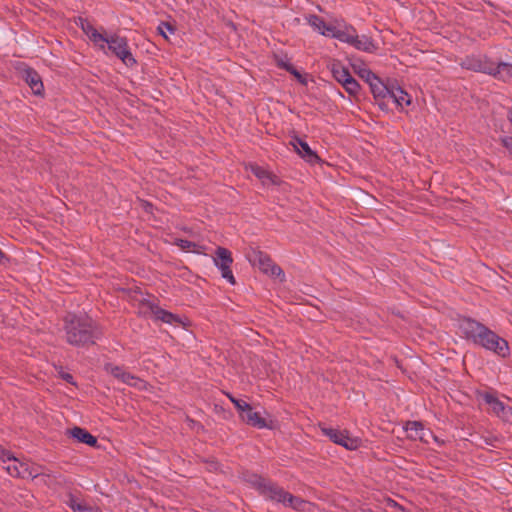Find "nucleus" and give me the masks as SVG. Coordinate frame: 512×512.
<instances>
[{"label": "nucleus", "mask_w": 512, "mask_h": 512, "mask_svg": "<svg viewBox=\"0 0 512 512\" xmlns=\"http://www.w3.org/2000/svg\"><path fill=\"white\" fill-rule=\"evenodd\" d=\"M119 381H121L129 386H132V387H139V383H143V380L132 375L131 373H129L127 371L121 375V379Z\"/></svg>", "instance_id": "nucleus-26"}, {"label": "nucleus", "mask_w": 512, "mask_h": 512, "mask_svg": "<svg viewBox=\"0 0 512 512\" xmlns=\"http://www.w3.org/2000/svg\"><path fill=\"white\" fill-rule=\"evenodd\" d=\"M284 70H286L287 72H289L290 74L295 76L300 83H302V84L306 83V79L302 76V74L292 64L285 65Z\"/></svg>", "instance_id": "nucleus-33"}, {"label": "nucleus", "mask_w": 512, "mask_h": 512, "mask_svg": "<svg viewBox=\"0 0 512 512\" xmlns=\"http://www.w3.org/2000/svg\"><path fill=\"white\" fill-rule=\"evenodd\" d=\"M4 253L2 252V250L0 249V262L2 261V259L4 258Z\"/></svg>", "instance_id": "nucleus-44"}, {"label": "nucleus", "mask_w": 512, "mask_h": 512, "mask_svg": "<svg viewBox=\"0 0 512 512\" xmlns=\"http://www.w3.org/2000/svg\"><path fill=\"white\" fill-rule=\"evenodd\" d=\"M491 60L486 56L468 55L463 58L459 65L467 70L488 74L491 72Z\"/></svg>", "instance_id": "nucleus-8"}, {"label": "nucleus", "mask_w": 512, "mask_h": 512, "mask_svg": "<svg viewBox=\"0 0 512 512\" xmlns=\"http://www.w3.org/2000/svg\"><path fill=\"white\" fill-rule=\"evenodd\" d=\"M240 418L247 424L252 427H256L259 429L262 428H272V425L268 424V422L261 417L260 413L253 411L252 406L249 404L248 408L240 413Z\"/></svg>", "instance_id": "nucleus-11"}, {"label": "nucleus", "mask_w": 512, "mask_h": 512, "mask_svg": "<svg viewBox=\"0 0 512 512\" xmlns=\"http://www.w3.org/2000/svg\"><path fill=\"white\" fill-rule=\"evenodd\" d=\"M252 173L262 181L270 180L273 184H277V177L258 165L251 166Z\"/></svg>", "instance_id": "nucleus-24"}, {"label": "nucleus", "mask_w": 512, "mask_h": 512, "mask_svg": "<svg viewBox=\"0 0 512 512\" xmlns=\"http://www.w3.org/2000/svg\"><path fill=\"white\" fill-rule=\"evenodd\" d=\"M331 73L333 78L342 84L345 78L351 76L348 68H346L340 61H333L331 64Z\"/></svg>", "instance_id": "nucleus-22"}, {"label": "nucleus", "mask_w": 512, "mask_h": 512, "mask_svg": "<svg viewBox=\"0 0 512 512\" xmlns=\"http://www.w3.org/2000/svg\"><path fill=\"white\" fill-rule=\"evenodd\" d=\"M483 398L484 401L491 406L492 411L499 418H501L504 422L510 424L512 423V408L510 406L505 405L502 401L490 393H486Z\"/></svg>", "instance_id": "nucleus-9"}, {"label": "nucleus", "mask_w": 512, "mask_h": 512, "mask_svg": "<svg viewBox=\"0 0 512 512\" xmlns=\"http://www.w3.org/2000/svg\"><path fill=\"white\" fill-rule=\"evenodd\" d=\"M459 329L464 338L473 344L502 358L510 355L508 342L481 322L470 317H463L459 320Z\"/></svg>", "instance_id": "nucleus-1"}, {"label": "nucleus", "mask_w": 512, "mask_h": 512, "mask_svg": "<svg viewBox=\"0 0 512 512\" xmlns=\"http://www.w3.org/2000/svg\"><path fill=\"white\" fill-rule=\"evenodd\" d=\"M69 434L80 443H84L90 447L97 446V438L84 428L76 426L69 430Z\"/></svg>", "instance_id": "nucleus-16"}, {"label": "nucleus", "mask_w": 512, "mask_h": 512, "mask_svg": "<svg viewBox=\"0 0 512 512\" xmlns=\"http://www.w3.org/2000/svg\"><path fill=\"white\" fill-rule=\"evenodd\" d=\"M405 430L408 433V437L413 440H423L424 438V426L419 421H408L405 425Z\"/></svg>", "instance_id": "nucleus-19"}, {"label": "nucleus", "mask_w": 512, "mask_h": 512, "mask_svg": "<svg viewBox=\"0 0 512 512\" xmlns=\"http://www.w3.org/2000/svg\"><path fill=\"white\" fill-rule=\"evenodd\" d=\"M158 32L165 38L167 39V35H166V32H170V33H174L175 32V27L170 24L169 22H161L158 26Z\"/></svg>", "instance_id": "nucleus-30"}, {"label": "nucleus", "mask_w": 512, "mask_h": 512, "mask_svg": "<svg viewBox=\"0 0 512 512\" xmlns=\"http://www.w3.org/2000/svg\"><path fill=\"white\" fill-rule=\"evenodd\" d=\"M24 79L35 95L40 96L43 94V82L36 70H34L33 68H27L24 71Z\"/></svg>", "instance_id": "nucleus-13"}, {"label": "nucleus", "mask_w": 512, "mask_h": 512, "mask_svg": "<svg viewBox=\"0 0 512 512\" xmlns=\"http://www.w3.org/2000/svg\"><path fill=\"white\" fill-rule=\"evenodd\" d=\"M322 432L332 442L341 445L348 450H354L358 447V440L356 438H351L346 430L322 428Z\"/></svg>", "instance_id": "nucleus-7"}, {"label": "nucleus", "mask_w": 512, "mask_h": 512, "mask_svg": "<svg viewBox=\"0 0 512 512\" xmlns=\"http://www.w3.org/2000/svg\"><path fill=\"white\" fill-rule=\"evenodd\" d=\"M163 322L167 323V324L174 325V326H181V325H183V322H182L181 318L178 315L173 314L171 312H168V314L165 317V320Z\"/></svg>", "instance_id": "nucleus-34"}, {"label": "nucleus", "mask_w": 512, "mask_h": 512, "mask_svg": "<svg viewBox=\"0 0 512 512\" xmlns=\"http://www.w3.org/2000/svg\"><path fill=\"white\" fill-rule=\"evenodd\" d=\"M259 494L267 500L282 503L283 505L292 507L296 510H303L307 504L303 499L285 491L277 483L269 479H267Z\"/></svg>", "instance_id": "nucleus-3"}, {"label": "nucleus", "mask_w": 512, "mask_h": 512, "mask_svg": "<svg viewBox=\"0 0 512 512\" xmlns=\"http://www.w3.org/2000/svg\"><path fill=\"white\" fill-rule=\"evenodd\" d=\"M250 261L263 273L280 278L281 282L285 280V274L282 268L276 265L267 253L260 250L254 251Z\"/></svg>", "instance_id": "nucleus-5"}, {"label": "nucleus", "mask_w": 512, "mask_h": 512, "mask_svg": "<svg viewBox=\"0 0 512 512\" xmlns=\"http://www.w3.org/2000/svg\"><path fill=\"white\" fill-rule=\"evenodd\" d=\"M64 331L67 343L75 347L94 345L103 335L96 321L88 316L75 314H68L64 318Z\"/></svg>", "instance_id": "nucleus-2"}, {"label": "nucleus", "mask_w": 512, "mask_h": 512, "mask_svg": "<svg viewBox=\"0 0 512 512\" xmlns=\"http://www.w3.org/2000/svg\"><path fill=\"white\" fill-rule=\"evenodd\" d=\"M485 443L491 446H494L492 443V438H485Z\"/></svg>", "instance_id": "nucleus-43"}, {"label": "nucleus", "mask_w": 512, "mask_h": 512, "mask_svg": "<svg viewBox=\"0 0 512 512\" xmlns=\"http://www.w3.org/2000/svg\"><path fill=\"white\" fill-rule=\"evenodd\" d=\"M298 152V154L304 158L307 162L314 164L317 163L320 158L315 151H313L307 142L296 137L292 143Z\"/></svg>", "instance_id": "nucleus-14"}, {"label": "nucleus", "mask_w": 512, "mask_h": 512, "mask_svg": "<svg viewBox=\"0 0 512 512\" xmlns=\"http://www.w3.org/2000/svg\"><path fill=\"white\" fill-rule=\"evenodd\" d=\"M343 86V88L345 89V91L350 95V96H353V97H356L357 94L359 93L360 91V85L359 83L357 82V80L351 76H349L348 78H345L344 79V82L341 84Z\"/></svg>", "instance_id": "nucleus-25"}, {"label": "nucleus", "mask_w": 512, "mask_h": 512, "mask_svg": "<svg viewBox=\"0 0 512 512\" xmlns=\"http://www.w3.org/2000/svg\"><path fill=\"white\" fill-rule=\"evenodd\" d=\"M214 264L220 269L222 278L226 279L230 284H235L236 280L231 270L233 258L231 252L224 247H218L213 258Z\"/></svg>", "instance_id": "nucleus-6"}, {"label": "nucleus", "mask_w": 512, "mask_h": 512, "mask_svg": "<svg viewBox=\"0 0 512 512\" xmlns=\"http://www.w3.org/2000/svg\"><path fill=\"white\" fill-rule=\"evenodd\" d=\"M387 100H392L397 106L404 107L411 103V96L399 86H390Z\"/></svg>", "instance_id": "nucleus-17"}, {"label": "nucleus", "mask_w": 512, "mask_h": 512, "mask_svg": "<svg viewBox=\"0 0 512 512\" xmlns=\"http://www.w3.org/2000/svg\"><path fill=\"white\" fill-rule=\"evenodd\" d=\"M60 377L69 384L75 385L74 378L70 373H61Z\"/></svg>", "instance_id": "nucleus-40"}, {"label": "nucleus", "mask_w": 512, "mask_h": 512, "mask_svg": "<svg viewBox=\"0 0 512 512\" xmlns=\"http://www.w3.org/2000/svg\"><path fill=\"white\" fill-rule=\"evenodd\" d=\"M107 46L126 66L132 67L136 64V60L128 48V42L125 37L113 34L109 36Z\"/></svg>", "instance_id": "nucleus-4"}, {"label": "nucleus", "mask_w": 512, "mask_h": 512, "mask_svg": "<svg viewBox=\"0 0 512 512\" xmlns=\"http://www.w3.org/2000/svg\"><path fill=\"white\" fill-rule=\"evenodd\" d=\"M141 305H142V307H146L150 311V313L154 316V319L156 321L163 322L169 312V311L159 307L158 304L155 303L154 301L144 299L141 301Z\"/></svg>", "instance_id": "nucleus-20"}, {"label": "nucleus", "mask_w": 512, "mask_h": 512, "mask_svg": "<svg viewBox=\"0 0 512 512\" xmlns=\"http://www.w3.org/2000/svg\"><path fill=\"white\" fill-rule=\"evenodd\" d=\"M309 25L321 35L330 36L334 30V26L327 24L323 18L318 15L311 14L306 17Z\"/></svg>", "instance_id": "nucleus-15"}, {"label": "nucleus", "mask_w": 512, "mask_h": 512, "mask_svg": "<svg viewBox=\"0 0 512 512\" xmlns=\"http://www.w3.org/2000/svg\"><path fill=\"white\" fill-rule=\"evenodd\" d=\"M490 68L491 72L488 73V75H491L503 82H509L512 80V64L506 62L495 64L491 61Z\"/></svg>", "instance_id": "nucleus-12"}, {"label": "nucleus", "mask_w": 512, "mask_h": 512, "mask_svg": "<svg viewBox=\"0 0 512 512\" xmlns=\"http://www.w3.org/2000/svg\"><path fill=\"white\" fill-rule=\"evenodd\" d=\"M358 75L360 78H362L368 85L375 81V79L378 77L376 74H374L370 69L362 68L358 71Z\"/></svg>", "instance_id": "nucleus-28"}, {"label": "nucleus", "mask_w": 512, "mask_h": 512, "mask_svg": "<svg viewBox=\"0 0 512 512\" xmlns=\"http://www.w3.org/2000/svg\"><path fill=\"white\" fill-rule=\"evenodd\" d=\"M276 63H277V66L282 69H284L285 65L291 64L286 57L282 58V57H278V56H276Z\"/></svg>", "instance_id": "nucleus-39"}, {"label": "nucleus", "mask_w": 512, "mask_h": 512, "mask_svg": "<svg viewBox=\"0 0 512 512\" xmlns=\"http://www.w3.org/2000/svg\"><path fill=\"white\" fill-rule=\"evenodd\" d=\"M6 470H7V472H8L11 476H13V477H17V476H19V474H20V471H19V469H18V467H17V465H16V464L8 465V466L6 467Z\"/></svg>", "instance_id": "nucleus-38"}, {"label": "nucleus", "mask_w": 512, "mask_h": 512, "mask_svg": "<svg viewBox=\"0 0 512 512\" xmlns=\"http://www.w3.org/2000/svg\"><path fill=\"white\" fill-rule=\"evenodd\" d=\"M0 460L3 461V462H6V461H16V458L13 456V454L9 451V450H6L4 449L1 445H0Z\"/></svg>", "instance_id": "nucleus-37"}, {"label": "nucleus", "mask_w": 512, "mask_h": 512, "mask_svg": "<svg viewBox=\"0 0 512 512\" xmlns=\"http://www.w3.org/2000/svg\"><path fill=\"white\" fill-rule=\"evenodd\" d=\"M369 88L379 107L382 110H387V99L390 93V86L384 84L383 81L379 77H377L375 81H372L369 84Z\"/></svg>", "instance_id": "nucleus-10"}, {"label": "nucleus", "mask_w": 512, "mask_h": 512, "mask_svg": "<svg viewBox=\"0 0 512 512\" xmlns=\"http://www.w3.org/2000/svg\"><path fill=\"white\" fill-rule=\"evenodd\" d=\"M227 396L228 398L230 399V401L234 404V406L236 407V409L238 410L239 414L244 411L245 409L248 408V403L243 401V400H240V399H236L235 397H233L231 394L227 393Z\"/></svg>", "instance_id": "nucleus-32"}, {"label": "nucleus", "mask_w": 512, "mask_h": 512, "mask_svg": "<svg viewBox=\"0 0 512 512\" xmlns=\"http://www.w3.org/2000/svg\"><path fill=\"white\" fill-rule=\"evenodd\" d=\"M355 36H356V31L352 27L350 29L347 28L345 30H338L335 27L331 34V37H333L341 42L347 43L349 45H352Z\"/></svg>", "instance_id": "nucleus-23"}, {"label": "nucleus", "mask_w": 512, "mask_h": 512, "mask_svg": "<svg viewBox=\"0 0 512 512\" xmlns=\"http://www.w3.org/2000/svg\"><path fill=\"white\" fill-rule=\"evenodd\" d=\"M79 512H101V510L97 507L84 505Z\"/></svg>", "instance_id": "nucleus-41"}, {"label": "nucleus", "mask_w": 512, "mask_h": 512, "mask_svg": "<svg viewBox=\"0 0 512 512\" xmlns=\"http://www.w3.org/2000/svg\"><path fill=\"white\" fill-rule=\"evenodd\" d=\"M66 503L74 512H79L80 509L85 505L77 502V499L73 494L68 495V500Z\"/></svg>", "instance_id": "nucleus-35"}, {"label": "nucleus", "mask_w": 512, "mask_h": 512, "mask_svg": "<svg viewBox=\"0 0 512 512\" xmlns=\"http://www.w3.org/2000/svg\"><path fill=\"white\" fill-rule=\"evenodd\" d=\"M81 29L89 37L97 29L87 19L80 18Z\"/></svg>", "instance_id": "nucleus-36"}, {"label": "nucleus", "mask_w": 512, "mask_h": 512, "mask_svg": "<svg viewBox=\"0 0 512 512\" xmlns=\"http://www.w3.org/2000/svg\"><path fill=\"white\" fill-rule=\"evenodd\" d=\"M351 46L368 53H374L378 49L372 38L366 35L359 36L356 34Z\"/></svg>", "instance_id": "nucleus-18"}, {"label": "nucleus", "mask_w": 512, "mask_h": 512, "mask_svg": "<svg viewBox=\"0 0 512 512\" xmlns=\"http://www.w3.org/2000/svg\"><path fill=\"white\" fill-rule=\"evenodd\" d=\"M89 39L92 42H94V43L101 42L102 44L100 45V47H101V49H104L105 48V44H107V41L109 40V37H106V36L102 35L101 33H99L96 30L92 34H90Z\"/></svg>", "instance_id": "nucleus-29"}, {"label": "nucleus", "mask_w": 512, "mask_h": 512, "mask_svg": "<svg viewBox=\"0 0 512 512\" xmlns=\"http://www.w3.org/2000/svg\"><path fill=\"white\" fill-rule=\"evenodd\" d=\"M502 143L507 149L512 150V137L503 138Z\"/></svg>", "instance_id": "nucleus-42"}, {"label": "nucleus", "mask_w": 512, "mask_h": 512, "mask_svg": "<svg viewBox=\"0 0 512 512\" xmlns=\"http://www.w3.org/2000/svg\"><path fill=\"white\" fill-rule=\"evenodd\" d=\"M174 244L185 251H188L191 248H195L197 246L196 243H194L192 241H189L186 239H180V238L175 239Z\"/></svg>", "instance_id": "nucleus-31"}, {"label": "nucleus", "mask_w": 512, "mask_h": 512, "mask_svg": "<svg viewBox=\"0 0 512 512\" xmlns=\"http://www.w3.org/2000/svg\"><path fill=\"white\" fill-rule=\"evenodd\" d=\"M104 369L106 372L110 373L113 377H115L118 380H120L121 375L126 372L123 367L116 366L111 363L106 364Z\"/></svg>", "instance_id": "nucleus-27"}, {"label": "nucleus", "mask_w": 512, "mask_h": 512, "mask_svg": "<svg viewBox=\"0 0 512 512\" xmlns=\"http://www.w3.org/2000/svg\"><path fill=\"white\" fill-rule=\"evenodd\" d=\"M243 480L250 484L254 489H256L258 492L261 491L262 487L264 486L265 482L267 481V478H264L263 476L245 471L242 474Z\"/></svg>", "instance_id": "nucleus-21"}]
</instances>
